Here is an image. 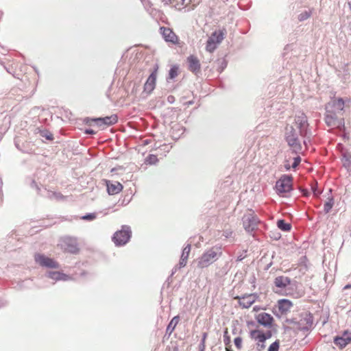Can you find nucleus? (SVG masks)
<instances>
[{
  "instance_id": "f257e3e1",
  "label": "nucleus",
  "mask_w": 351,
  "mask_h": 351,
  "mask_svg": "<svg viewBox=\"0 0 351 351\" xmlns=\"http://www.w3.org/2000/svg\"><path fill=\"white\" fill-rule=\"evenodd\" d=\"M308 122L306 115L302 111H298L294 116V122L291 125H287L286 128L285 137L289 145L295 152L301 150L298 135L304 137V144L306 145L307 141L312 135L308 129Z\"/></svg>"
},
{
  "instance_id": "f03ea898",
  "label": "nucleus",
  "mask_w": 351,
  "mask_h": 351,
  "mask_svg": "<svg viewBox=\"0 0 351 351\" xmlns=\"http://www.w3.org/2000/svg\"><path fill=\"white\" fill-rule=\"evenodd\" d=\"M222 254L221 248L218 246H214L206 250L198 258L197 267L205 268L215 262Z\"/></svg>"
},
{
  "instance_id": "7ed1b4c3",
  "label": "nucleus",
  "mask_w": 351,
  "mask_h": 351,
  "mask_svg": "<svg viewBox=\"0 0 351 351\" xmlns=\"http://www.w3.org/2000/svg\"><path fill=\"white\" fill-rule=\"evenodd\" d=\"M226 34V29L213 32L207 40L206 50L208 52L213 53L224 39Z\"/></svg>"
},
{
  "instance_id": "20e7f679",
  "label": "nucleus",
  "mask_w": 351,
  "mask_h": 351,
  "mask_svg": "<svg viewBox=\"0 0 351 351\" xmlns=\"http://www.w3.org/2000/svg\"><path fill=\"white\" fill-rule=\"evenodd\" d=\"M326 124L331 128H338L339 130L344 129V119L342 115L332 112L330 110H326L324 117Z\"/></svg>"
},
{
  "instance_id": "39448f33",
  "label": "nucleus",
  "mask_w": 351,
  "mask_h": 351,
  "mask_svg": "<svg viewBox=\"0 0 351 351\" xmlns=\"http://www.w3.org/2000/svg\"><path fill=\"white\" fill-rule=\"evenodd\" d=\"M132 236L131 228L128 226H122L120 230L117 231L113 237L112 241L117 246L125 245Z\"/></svg>"
},
{
  "instance_id": "423d86ee",
  "label": "nucleus",
  "mask_w": 351,
  "mask_h": 351,
  "mask_svg": "<svg viewBox=\"0 0 351 351\" xmlns=\"http://www.w3.org/2000/svg\"><path fill=\"white\" fill-rule=\"evenodd\" d=\"M276 189L278 193L283 194L289 192L292 189L291 176L284 175L276 183Z\"/></svg>"
},
{
  "instance_id": "0eeeda50",
  "label": "nucleus",
  "mask_w": 351,
  "mask_h": 351,
  "mask_svg": "<svg viewBox=\"0 0 351 351\" xmlns=\"http://www.w3.org/2000/svg\"><path fill=\"white\" fill-rule=\"evenodd\" d=\"M258 223V219L252 213H247L243 217V227L247 232H252L256 228Z\"/></svg>"
},
{
  "instance_id": "6e6552de",
  "label": "nucleus",
  "mask_w": 351,
  "mask_h": 351,
  "mask_svg": "<svg viewBox=\"0 0 351 351\" xmlns=\"http://www.w3.org/2000/svg\"><path fill=\"white\" fill-rule=\"evenodd\" d=\"M345 101L342 98L334 99L330 101L325 106L326 110H330L340 115H343Z\"/></svg>"
},
{
  "instance_id": "1a4fd4ad",
  "label": "nucleus",
  "mask_w": 351,
  "mask_h": 351,
  "mask_svg": "<svg viewBox=\"0 0 351 351\" xmlns=\"http://www.w3.org/2000/svg\"><path fill=\"white\" fill-rule=\"evenodd\" d=\"M36 263L42 267L47 268H59V264L53 258H49L44 254H36L34 256Z\"/></svg>"
},
{
  "instance_id": "9d476101",
  "label": "nucleus",
  "mask_w": 351,
  "mask_h": 351,
  "mask_svg": "<svg viewBox=\"0 0 351 351\" xmlns=\"http://www.w3.org/2000/svg\"><path fill=\"white\" fill-rule=\"evenodd\" d=\"M61 247L65 251L71 253H76L78 250L77 243L75 239L72 237H64L61 240Z\"/></svg>"
},
{
  "instance_id": "9b49d317",
  "label": "nucleus",
  "mask_w": 351,
  "mask_h": 351,
  "mask_svg": "<svg viewBox=\"0 0 351 351\" xmlns=\"http://www.w3.org/2000/svg\"><path fill=\"white\" fill-rule=\"evenodd\" d=\"M93 121L95 122L98 127L101 128V129H104L107 126L116 123L118 121V119L117 115L113 114L109 117L94 119Z\"/></svg>"
},
{
  "instance_id": "f8f14e48",
  "label": "nucleus",
  "mask_w": 351,
  "mask_h": 351,
  "mask_svg": "<svg viewBox=\"0 0 351 351\" xmlns=\"http://www.w3.org/2000/svg\"><path fill=\"white\" fill-rule=\"evenodd\" d=\"M160 32L165 41L170 42L173 44H176L178 43V38L171 29L162 27L160 28Z\"/></svg>"
},
{
  "instance_id": "ddd939ff",
  "label": "nucleus",
  "mask_w": 351,
  "mask_h": 351,
  "mask_svg": "<svg viewBox=\"0 0 351 351\" xmlns=\"http://www.w3.org/2000/svg\"><path fill=\"white\" fill-rule=\"evenodd\" d=\"M258 295L256 294H249L239 298V303L243 308H250L257 300Z\"/></svg>"
},
{
  "instance_id": "4468645a",
  "label": "nucleus",
  "mask_w": 351,
  "mask_h": 351,
  "mask_svg": "<svg viewBox=\"0 0 351 351\" xmlns=\"http://www.w3.org/2000/svg\"><path fill=\"white\" fill-rule=\"evenodd\" d=\"M257 322L265 327H271L274 321L273 317L267 313H261L256 317Z\"/></svg>"
},
{
  "instance_id": "2eb2a0df",
  "label": "nucleus",
  "mask_w": 351,
  "mask_h": 351,
  "mask_svg": "<svg viewBox=\"0 0 351 351\" xmlns=\"http://www.w3.org/2000/svg\"><path fill=\"white\" fill-rule=\"evenodd\" d=\"M188 69L190 71L197 73L200 71V62L198 58L194 56H190L187 58Z\"/></svg>"
},
{
  "instance_id": "dca6fc26",
  "label": "nucleus",
  "mask_w": 351,
  "mask_h": 351,
  "mask_svg": "<svg viewBox=\"0 0 351 351\" xmlns=\"http://www.w3.org/2000/svg\"><path fill=\"white\" fill-rule=\"evenodd\" d=\"M157 71H154L149 77L147 78L145 85L144 90L148 93H150L155 88L156 81Z\"/></svg>"
},
{
  "instance_id": "f3484780",
  "label": "nucleus",
  "mask_w": 351,
  "mask_h": 351,
  "mask_svg": "<svg viewBox=\"0 0 351 351\" xmlns=\"http://www.w3.org/2000/svg\"><path fill=\"white\" fill-rule=\"evenodd\" d=\"M107 191L109 195H115L123 189L122 184L119 182L106 181Z\"/></svg>"
},
{
  "instance_id": "a211bd4d",
  "label": "nucleus",
  "mask_w": 351,
  "mask_h": 351,
  "mask_svg": "<svg viewBox=\"0 0 351 351\" xmlns=\"http://www.w3.org/2000/svg\"><path fill=\"white\" fill-rule=\"evenodd\" d=\"M191 251V245H186L182 250L179 264L174 267L175 271L178 268H181L186 265L187 259Z\"/></svg>"
},
{
  "instance_id": "6ab92c4d",
  "label": "nucleus",
  "mask_w": 351,
  "mask_h": 351,
  "mask_svg": "<svg viewBox=\"0 0 351 351\" xmlns=\"http://www.w3.org/2000/svg\"><path fill=\"white\" fill-rule=\"evenodd\" d=\"M46 276L55 281L58 280H62V281H67L71 279V277L69 275H66L65 274H63L60 271H49L46 274Z\"/></svg>"
},
{
  "instance_id": "aec40b11",
  "label": "nucleus",
  "mask_w": 351,
  "mask_h": 351,
  "mask_svg": "<svg viewBox=\"0 0 351 351\" xmlns=\"http://www.w3.org/2000/svg\"><path fill=\"white\" fill-rule=\"evenodd\" d=\"M313 325V318L311 316H306L298 322V328L300 330L308 332Z\"/></svg>"
},
{
  "instance_id": "412c9836",
  "label": "nucleus",
  "mask_w": 351,
  "mask_h": 351,
  "mask_svg": "<svg viewBox=\"0 0 351 351\" xmlns=\"http://www.w3.org/2000/svg\"><path fill=\"white\" fill-rule=\"evenodd\" d=\"M351 341V337L349 334L344 333L342 337H336L334 343L341 348L346 347Z\"/></svg>"
},
{
  "instance_id": "4be33fe9",
  "label": "nucleus",
  "mask_w": 351,
  "mask_h": 351,
  "mask_svg": "<svg viewBox=\"0 0 351 351\" xmlns=\"http://www.w3.org/2000/svg\"><path fill=\"white\" fill-rule=\"evenodd\" d=\"M274 285L278 288L284 289L291 285V279L284 276H278L274 279Z\"/></svg>"
},
{
  "instance_id": "5701e85b",
  "label": "nucleus",
  "mask_w": 351,
  "mask_h": 351,
  "mask_svg": "<svg viewBox=\"0 0 351 351\" xmlns=\"http://www.w3.org/2000/svg\"><path fill=\"white\" fill-rule=\"evenodd\" d=\"M250 336L252 339L258 341L259 343H265L266 337L265 333L259 330H252L250 331Z\"/></svg>"
},
{
  "instance_id": "b1692460",
  "label": "nucleus",
  "mask_w": 351,
  "mask_h": 351,
  "mask_svg": "<svg viewBox=\"0 0 351 351\" xmlns=\"http://www.w3.org/2000/svg\"><path fill=\"white\" fill-rule=\"evenodd\" d=\"M278 306L281 313H285L289 311V309L292 306V303L291 301L288 300L281 299L278 302Z\"/></svg>"
},
{
  "instance_id": "393cba45",
  "label": "nucleus",
  "mask_w": 351,
  "mask_h": 351,
  "mask_svg": "<svg viewBox=\"0 0 351 351\" xmlns=\"http://www.w3.org/2000/svg\"><path fill=\"white\" fill-rule=\"evenodd\" d=\"M160 1L165 5H167L171 3H175L174 6L177 9H179V10H180L182 6L189 5V2H187V0H160Z\"/></svg>"
},
{
  "instance_id": "a878e982",
  "label": "nucleus",
  "mask_w": 351,
  "mask_h": 351,
  "mask_svg": "<svg viewBox=\"0 0 351 351\" xmlns=\"http://www.w3.org/2000/svg\"><path fill=\"white\" fill-rule=\"evenodd\" d=\"M179 321L180 317L178 315L173 317L167 327L166 333L170 335L174 330Z\"/></svg>"
},
{
  "instance_id": "bb28decb",
  "label": "nucleus",
  "mask_w": 351,
  "mask_h": 351,
  "mask_svg": "<svg viewBox=\"0 0 351 351\" xmlns=\"http://www.w3.org/2000/svg\"><path fill=\"white\" fill-rule=\"evenodd\" d=\"M342 162L343 167L348 170L351 169V154L349 152L342 153Z\"/></svg>"
},
{
  "instance_id": "cd10ccee",
  "label": "nucleus",
  "mask_w": 351,
  "mask_h": 351,
  "mask_svg": "<svg viewBox=\"0 0 351 351\" xmlns=\"http://www.w3.org/2000/svg\"><path fill=\"white\" fill-rule=\"evenodd\" d=\"M277 226L279 229H280L282 231H289L291 228V226L289 223H286L285 220L283 219H279L277 221Z\"/></svg>"
},
{
  "instance_id": "c85d7f7f",
  "label": "nucleus",
  "mask_w": 351,
  "mask_h": 351,
  "mask_svg": "<svg viewBox=\"0 0 351 351\" xmlns=\"http://www.w3.org/2000/svg\"><path fill=\"white\" fill-rule=\"evenodd\" d=\"M334 205V199L332 197H329L328 201L324 204V210L325 213H328Z\"/></svg>"
},
{
  "instance_id": "c756f323",
  "label": "nucleus",
  "mask_w": 351,
  "mask_h": 351,
  "mask_svg": "<svg viewBox=\"0 0 351 351\" xmlns=\"http://www.w3.org/2000/svg\"><path fill=\"white\" fill-rule=\"evenodd\" d=\"M311 10H304L298 15V19L300 21H304L311 16Z\"/></svg>"
},
{
  "instance_id": "7c9ffc66",
  "label": "nucleus",
  "mask_w": 351,
  "mask_h": 351,
  "mask_svg": "<svg viewBox=\"0 0 351 351\" xmlns=\"http://www.w3.org/2000/svg\"><path fill=\"white\" fill-rule=\"evenodd\" d=\"M178 67L176 66H173L169 70L168 79L173 80L178 75Z\"/></svg>"
},
{
  "instance_id": "2f4dec72",
  "label": "nucleus",
  "mask_w": 351,
  "mask_h": 351,
  "mask_svg": "<svg viewBox=\"0 0 351 351\" xmlns=\"http://www.w3.org/2000/svg\"><path fill=\"white\" fill-rule=\"evenodd\" d=\"M145 162L150 165H154L158 162V158L156 155L150 154L146 158Z\"/></svg>"
},
{
  "instance_id": "473e14b6",
  "label": "nucleus",
  "mask_w": 351,
  "mask_h": 351,
  "mask_svg": "<svg viewBox=\"0 0 351 351\" xmlns=\"http://www.w3.org/2000/svg\"><path fill=\"white\" fill-rule=\"evenodd\" d=\"M279 341H276L270 345L268 351H278L279 350Z\"/></svg>"
},
{
  "instance_id": "72a5a7b5",
  "label": "nucleus",
  "mask_w": 351,
  "mask_h": 351,
  "mask_svg": "<svg viewBox=\"0 0 351 351\" xmlns=\"http://www.w3.org/2000/svg\"><path fill=\"white\" fill-rule=\"evenodd\" d=\"M96 218V215L95 213H89L85 215L82 217V219L84 220L92 221Z\"/></svg>"
},
{
  "instance_id": "f704fd0d",
  "label": "nucleus",
  "mask_w": 351,
  "mask_h": 351,
  "mask_svg": "<svg viewBox=\"0 0 351 351\" xmlns=\"http://www.w3.org/2000/svg\"><path fill=\"white\" fill-rule=\"evenodd\" d=\"M234 343L235 346L240 350L242 347V339L240 337H237L234 339Z\"/></svg>"
},
{
  "instance_id": "c9c22d12",
  "label": "nucleus",
  "mask_w": 351,
  "mask_h": 351,
  "mask_svg": "<svg viewBox=\"0 0 351 351\" xmlns=\"http://www.w3.org/2000/svg\"><path fill=\"white\" fill-rule=\"evenodd\" d=\"M300 162H301V158L300 156H297V157L294 158L293 162L292 163V165H291L292 167L296 168L299 165Z\"/></svg>"
},
{
  "instance_id": "e433bc0d",
  "label": "nucleus",
  "mask_w": 351,
  "mask_h": 351,
  "mask_svg": "<svg viewBox=\"0 0 351 351\" xmlns=\"http://www.w3.org/2000/svg\"><path fill=\"white\" fill-rule=\"evenodd\" d=\"M311 189L315 196L318 197L321 194L320 191L317 189V184L315 185L312 186Z\"/></svg>"
},
{
  "instance_id": "4c0bfd02",
  "label": "nucleus",
  "mask_w": 351,
  "mask_h": 351,
  "mask_svg": "<svg viewBox=\"0 0 351 351\" xmlns=\"http://www.w3.org/2000/svg\"><path fill=\"white\" fill-rule=\"evenodd\" d=\"M51 198H55L56 199H61L63 198V196L62 195H61L60 193H55V192H53L51 193V195L49 196Z\"/></svg>"
},
{
  "instance_id": "58836bf2",
  "label": "nucleus",
  "mask_w": 351,
  "mask_h": 351,
  "mask_svg": "<svg viewBox=\"0 0 351 351\" xmlns=\"http://www.w3.org/2000/svg\"><path fill=\"white\" fill-rule=\"evenodd\" d=\"M42 136L45 137L47 140H52L53 139V135L52 134L48 132H42Z\"/></svg>"
},
{
  "instance_id": "ea45409f",
  "label": "nucleus",
  "mask_w": 351,
  "mask_h": 351,
  "mask_svg": "<svg viewBox=\"0 0 351 351\" xmlns=\"http://www.w3.org/2000/svg\"><path fill=\"white\" fill-rule=\"evenodd\" d=\"M187 2H189V5L191 4L192 7H194L199 3V0H187Z\"/></svg>"
},
{
  "instance_id": "a19ab883",
  "label": "nucleus",
  "mask_w": 351,
  "mask_h": 351,
  "mask_svg": "<svg viewBox=\"0 0 351 351\" xmlns=\"http://www.w3.org/2000/svg\"><path fill=\"white\" fill-rule=\"evenodd\" d=\"M206 348V345L199 343V351H204Z\"/></svg>"
},
{
  "instance_id": "79ce46f5",
  "label": "nucleus",
  "mask_w": 351,
  "mask_h": 351,
  "mask_svg": "<svg viewBox=\"0 0 351 351\" xmlns=\"http://www.w3.org/2000/svg\"><path fill=\"white\" fill-rule=\"evenodd\" d=\"M85 134H95V132L91 129H86L85 130Z\"/></svg>"
},
{
  "instance_id": "37998d69",
  "label": "nucleus",
  "mask_w": 351,
  "mask_h": 351,
  "mask_svg": "<svg viewBox=\"0 0 351 351\" xmlns=\"http://www.w3.org/2000/svg\"><path fill=\"white\" fill-rule=\"evenodd\" d=\"M257 345H258V350H262V349H263V348H265V344H264V343H259V342H258Z\"/></svg>"
},
{
  "instance_id": "c03bdc74",
  "label": "nucleus",
  "mask_w": 351,
  "mask_h": 351,
  "mask_svg": "<svg viewBox=\"0 0 351 351\" xmlns=\"http://www.w3.org/2000/svg\"><path fill=\"white\" fill-rule=\"evenodd\" d=\"M226 65H227V63L226 62V61L224 60H222L221 62V71H223V69L226 67Z\"/></svg>"
},
{
  "instance_id": "a18cd8bd",
  "label": "nucleus",
  "mask_w": 351,
  "mask_h": 351,
  "mask_svg": "<svg viewBox=\"0 0 351 351\" xmlns=\"http://www.w3.org/2000/svg\"><path fill=\"white\" fill-rule=\"evenodd\" d=\"M271 336V333L270 331H267L266 333H265V337H266V339L270 338Z\"/></svg>"
},
{
  "instance_id": "49530a36",
  "label": "nucleus",
  "mask_w": 351,
  "mask_h": 351,
  "mask_svg": "<svg viewBox=\"0 0 351 351\" xmlns=\"http://www.w3.org/2000/svg\"><path fill=\"white\" fill-rule=\"evenodd\" d=\"M302 192L303 195H304V196H308L309 194V192L306 189H302Z\"/></svg>"
},
{
  "instance_id": "de8ad7c7",
  "label": "nucleus",
  "mask_w": 351,
  "mask_h": 351,
  "mask_svg": "<svg viewBox=\"0 0 351 351\" xmlns=\"http://www.w3.org/2000/svg\"><path fill=\"white\" fill-rule=\"evenodd\" d=\"M229 341H230V339H229V337H226L224 336V343H225L226 344H227Z\"/></svg>"
},
{
  "instance_id": "09e8293b",
  "label": "nucleus",
  "mask_w": 351,
  "mask_h": 351,
  "mask_svg": "<svg viewBox=\"0 0 351 351\" xmlns=\"http://www.w3.org/2000/svg\"><path fill=\"white\" fill-rule=\"evenodd\" d=\"M31 185H32V186H35L37 189H38V187L37 186V185H36V184L35 181H34V180H33V181L32 182Z\"/></svg>"
},
{
  "instance_id": "8fccbe9b",
  "label": "nucleus",
  "mask_w": 351,
  "mask_h": 351,
  "mask_svg": "<svg viewBox=\"0 0 351 351\" xmlns=\"http://www.w3.org/2000/svg\"><path fill=\"white\" fill-rule=\"evenodd\" d=\"M5 304H6L5 302H3L1 300H0V307L3 306Z\"/></svg>"
},
{
  "instance_id": "3c124183",
  "label": "nucleus",
  "mask_w": 351,
  "mask_h": 351,
  "mask_svg": "<svg viewBox=\"0 0 351 351\" xmlns=\"http://www.w3.org/2000/svg\"><path fill=\"white\" fill-rule=\"evenodd\" d=\"M206 337H207V333L206 332L203 333L202 339L206 340Z\"/></svg>"
},
{
  "instance_id": "603ef678",
  "label": "nucleus",
  "mask_w": 351,
  "mask_h": 351,
  "mask_svg": "<svg viewBox=\"0 0 351 351\" xmlns=\"http://www.w3.org/2000/svg\"><path fill=\"white\" fill-rule=\"evenodd\" d=\"M172 99H173V97H172V96H169V97H168V101H169V102H171Z\"/></svg>"
},
{
  "instance_id": "864d4df0",
  "label": "nucleus",
  "mask_w": 351,
  "mask_h": 351,
  "mask_svg": "<svg viewBox=\"0 0 351 351\" xmlns=\"http://www.w3.org/2000/svg\"><path fill=\"white\" fill-rule=\"evenodd\" d=\"M230 234H231V232H230V233L226 232V234H223V235H224L226 237H229V235H230Z\"/></svg>"
},
{
  "instance_id": "5fc2aeb1",
  "label": "nucleus",
  "mask_w": 351,
  "mask_h": 351,
  "mask_svg": "<svg viewBox=\"0 0 351 351\" xmlns=\"http://www.w3.org/2000/svg\"><path fill=\"white\" fill-rule=\"evenodd\" d=\"M350 287H351V285H346V286L344 287V289H349V288H350Z\"/></svg>"
},
{
  "instance_id": "6e6d98bb",
  "label": "nucleus",
  "mask_w": 351,
  "mask_h": 351,
  "mask_svg": "<svg viewBox=\"0 0 351 351\" xmlns=\"http://www.w3.org/2000/svg\"><path fill=\"white\" fill-rule=\"evenodd\" d=\"M205 341H206V340H204V339H202V340H201V342H200V343H203V344H205Z\"/></svg>"
},
{
  "instance_id": "4d7b16f0",
  "label": "nucleus",
  "mask_w": 351,
  "mask_h": 351,
  "mask_svg": "<svg viewBox=\"0 0 351 351\" xmlns=\"http://www.w3.org/2000/svg\"><path fill=\"white\" fill-rule=\"evenodd\" d=\"M259 309V308H258V306H254V311H258Z\"/></svg>"
},
{
  "instance_id": "13d9d810",
  "label": "nucleus",
  "mask_w": 351,
  "mask_h": 351,
  "mask_svg": "<svg viewBox=\"0 0 351 351\" xmlns=\"http://www.w3.org/2000/svg\"><path fill=\"white\" fill-rule=\"evenodd\" d=\"M193 104V101H189V104L191 105Z\"/></svg>"
},
{
  "instance_id": "bf43d9fd",
  "label": "nucleus",
  "mask_w": 351,
  "mask_h": 351,
  "mask_svg": "<svg viewBox=\"0 0 351 351\" xmlns=\"http://www.w3.org/2000/svg\"><path fill=\"white\" fill-rule=\"evenodd\" d=\"M34 70H35V72H36L38 73V71L36 68H34Z\"/></svg>"
},
{
  "instance_id": "052dcab7",
  "label": "nucleus",
  "mask_w": 351,
  "mask_h": 351,
  "mask_svg": "<svg viewBox=\"0 0 351 351\" xmlns=\"http://www.w3.org/2000/svg\"><path fill=\"white\" fill-rule=\"evenodd\" d=\"M7 71L10 73H11V71L9 69H7Z\"/></svg>"
},
{
  "instance_id": "680f3d73",
  "label": "nucleus",
  "mask_w": 351,
  "mask_h": 351,
  "mask_svg": "<svg viewBox=\"0 0 351 351\" xmlns=\"http://www.w3.org/2000/svg\"><path fill=\"white\" fill-rule=\"evenodd\" d=\"M238 260L241 261V260H242V258L239 257Z\"/></svg>"
},
{
  "instance_id": "e2e57ef3",
  "label": "nucleus",
  "mask_w": 351,
  "mask_h": 351,
  "mask_svg": "<svg viewBox=\"0 0 351 351\" xmlns=\"http://www.w3.org/2000/svg\"><path fill=\"white\" fill-rule=\"evenodd\" d=\"M227 351H230L229 349L227 348Z\"/></svg>"
}]
</instances>
